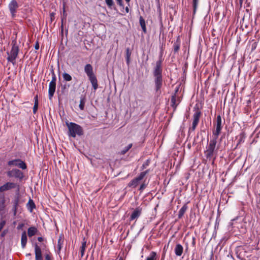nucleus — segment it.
I'll return each instance as SVG.
<instances>
[{
  "mask_svg": "<svg viewBox=\"0 0 260 260\" xmlns=\"http://www.w3.org/2000/svg\"><path fill=\"white\" fill-rule=\"evenodd\" d=\"M153 74L154 77L155 90L156 93L159 94L160 93V89L162 85V69L160 61L156 62Z\"/></svg>",
  "mask_w": 260,
  "mask_h": 260,
  "instance_id": "1",
  "label": "nucleus"
},
{
  "mask_svg": "<svg viewBox=\"0 0 260 260\" xmlns=\"http://www.w3.org/2000/svg\"><path fill=\"white\" fill-rule=\"evenodd\" d=\"M66 124L68 128L70 136L75 138L76 135L81 136L83 134L82 128L79 125L73 122H69L68 121L66 122Z\"/></svg>",
  "mask_w": 260,
  "mask_h": 260,
  "instance_id": "2",
  "label": "nucleus"
},
{
  "mask_svg": "<svg viewBox=\"0 0 260 260\" xmlns=\"http://www.w3.org/2000/svg\"><path fill=\"white\" fill-rule=\"evenodd\" d=\"M84 71L88 76L94 90L98 88V84L96 78L93 71V68L90 64H87L84 67Z\"/></svg>",
  "mask_w": 260,
  "mask_h": 260,
  "instance_id": "3",
  "label": "nucleus"
},
{
  "mask_svg": "<svg viewBox=\"0 0 260 260\" xmlns=\"http://www.w3.org/2000/svg\"><path fill=\"white\" fill-rule=\"evenodd\" d=\"M19 52V48L16 45V42H13V46L10 52H8L7 59L9 61L12 62L13 65L16 63V59L17 57Z\"/></svg>",
  "mask_w": 260,
  "mask_h": 260,
  "instance_id": "4",
  "label": "nucleus"
},
{
  "mask_svg": "<svg viewBox=\"0 0 260 260\" xmlns=\"http://www.w3.org/2000/svg\"><path fill=\"white\" fill-rule=\"evenodd\" d=\"M217 138H218L214 137L213 139L210 140L209 145L207 146V150L205 151L207 157H211L213 155L216 148Z\"/></svg>",
  "mask_w": 260,
  "mask_h": 260,
  "instance_id": "5",
  "label": "nucleus"
},
{
  "mask_svg": "<svg viewBox=\"0 0 260 260\" xmlns=\"http://www.w3.org/2000/svg\"><path fill=\"white\" fill-rule=\"evenodd\" d=\"M148 171H146L141 172L140 175L132 180L128 184L129 187H136L139 184L140 182L143 179L145 176L147 174Z\"/></svg>",
  "mask_w": 260,
  "mask_h": 260,
  "instance_id": "6",
  "label": "nucleus"
},
{
  "mask_svg": "<svg viewBox=\"0 0 260 260\" xmlns=\"http://www.w3.org/2000/svg\"><path fill=\"white\" fill-rule=\"evenodd\" d=\"M222 128L221 126V117L220 115H218L216 118V123L215 124V129L213 131V134L214 137L218 138L220 134Z\"/></svg>",
  "mask_w": 260,
  "mask_h": 260,
  "instance_id": "7",
  "label": "nucleus"
},
{
  "mask_svg": "<svg viewBox=\"0 0 260 260\" xmlns=\"http://www.w3.org/2000/svg\"><path fill=\"white\" fill-rule=\"evenodd\" d=\"M9 166H17L23 170L26 169V165L25 163L20 159H16L10 160L8 162Z\"/></svg>",
  "mask_w": 260,
  "mask_h": 260,
  "instance_id": "8",
  "label": "nucleus"
},
{
  "mask_svg": "<svg viewBox=\"0 0 260 260\" xmlns=\"http://www.w3.org/2000/svg\"><path fill=\"white\" fill-rule=\"evenodd\" d=\"M19 5L17 1L16 0H11L9 4V9L13 17L15 16L17 9Z\"/></svg>",
  "mask_w": 260,
  "mask_h": 260,
  "instance_id": "9",
  "label": "nucleus"
},
{
  "mask_svg": "<svg viewBox=\"0 0 260 260\" xmlns=\"http://www.w3.org/2000/svg\"><path fill=\"white\" fill-rule=\"evenodd\" d=\"M201 116V112L197 111L193 115V121L191 127L190 128V130L192 131H194L197 125L199 123L200 118Z\"/></svg>",
  "mask_w": 260,
  "mask_h": 260,
  "instance_id": "10",
  "label": "nucleus"
},
{
  "mask_svg": "<svg viewBox=\"0 0 260 260\" xmlns=\"http://www.w3.org/2000/svg\"><path fill=\"white\" fill-rule=\"evenodd\" d=\"M15 187L16 185L15 183L12 182H7L0 187V192H4L10 189L14 188Z\"/></svg>",
  "mask_w": 260,
  "mask_h": 260,
  "instance_id": "11",
  "label": "nucleus"
},
{
  "mask_svg": "<svg viewBox=\"0 0 260 260\" xmlns=\"http://www.w3.org/2000/svg\"><path fill=\"white\" fill-rule=\"evenodd\" d=\"M142 212V208L140 207H137L135 209V210L132 213L130 219L131 220H134L136 218H138L141 215Z\"/></svg>",
  "mask_w": 260,
  "mask_h": 260,
  "instance_id": "12",
  "label": "nucleus"
},
{
  "mask_svg": "<svg viewBox=\"0 0 260 260\" xmlns=\"http://www.w3.org/2000/svg\"><path fill=\"white\" fill-rule=\"evenodd\" d=\"M56 89V83L50 82L49 85V98L50 100L52 99Z\"/></svg>",
  "mask_w": 260,
  "mask_h": 260,
  "instance_id": "13",
  "label": "nucleus"
},
{
  "mask_svg": "<svg viewBox=\"0 0 260 260\" xmlns=\"http://www.w3.org/2000/svg\"><path fill=\"white\" fill-rule=\"evenodd\" d=\"M35 255L36 260H42V252L40 247L37 245H35Z\"/></svg>",
  "mask_w": 260,
  "mask_h": 260,
  "instance_id": "14",
  "label": "nucleus"
},
{
  "mask_svg": "<svg viewBox=\"0 0 260 260\" xmlns=\"http://www.w3.org/2000/svg\"><path fill=\"white\" fill-rule=\"evenodd\" d=\"M183 251V246L180 244H177L174 248V252L175 254L177 256H181L182 254Z\"/></svg>",
  "mask_w": 260,
  "mask_h": 260,
  "instance_id": "15",
  "label": "nucleus"
},
{
  "mask_svg": "<svg viewBox=\"0 0 260 260\" xmlns=\"http://www.w3.org/2000/svg\"><path fill=\"white\" fill-rule=\"evenodd\" d=\"M27 239L26 233L24 231L22 233L21 239V246L23 248H24L25 247L26 243H27Z\"/></svg>",
  "mask_w": 260,
  "mask_h": 260,
  "instance_id": "16",
  "label": "nucleus"
},
{
  "mask_svg": "<svg viewBox=\"0 0 260 260\" xmlns=\"http://www.w3.org/2000/svg\"><path fill=\"white\" fill-rule=\"evenodd\" d=\"M38 230L37 228L34 226H31L28 229V235L29 237L34 236L37 232Z\"/></svg>",
  "mask_w": 260,
  "mask_h": 260,
  "instance_id": "17",
  "label": "nucleus"
},
{
  "mask_svg": "<svg viewBox=\"0 0 260 260\" xmlns=\"http://www.w3.org/2000/svg\"><path fill=\"white\" fill-rule=\"evenodd\" d=\"M180 102V100L179 98H177L176 95H173L171 98V103H172V106L175 108L177 106V105L179 104Z\"/></svg>",
  "mask_w": 260,
  "mask_h": 260,
  "instance_id": "18",
  "label": "nucleus"
},
{
  "mask_svg": "<svg viewBox=\"0 0 260 260\" xmlns=\"http://www.w3.org/2000/svg\"><path fill=\"white\" fill-rule=\"evenodd\" d=\"M13 177L16 178H21L23 176V174L21 171L18 169H13Z\"/></svg>",
  "mask_w": 260,
  "mask_h": 260,
  "instance_id": "19",
  "label": "nucleus"
},
{
  "mask_svg": "<svg viewBox=\"0 0 260 260\" xmlns=\"http://www.w3.org/2000/svg\"><path fill=\"white\" fill-rule=\"evenodd\" d=\"M35 104L33 108V113L35 114L38 110V95H36L34 98Z\"/></svg>",
  "mask_w": 260,
  "mask_h": 260,
  "instance_id": "20",
  "label": "nucleus"
},
{
  "mask_svg": "<svg viewBox=\"0 0 260 260\" xmlns=\"http://www.w3.org/2000/svg\"><path fill=\"white\" fill-rule=\"evenodd\" d=\"M140 24L144 32L146 31V27L145 25V21L142 17H140Z\"/></svg>",
  "mask_w": 260,
  "mask_h": 260,
  "instance_id": "21",
  "label": "nucleus"
},
{
  "mask_svg": "<svg viewBox=\"0 0 260 260\" xmlns=\"http://www.w3.org/2000/svg\"><path fill=\"white\" fill-rule=\"evenodd\" d=\"M180 42L178 40H177L173 45V50L174 52L176 53L179 50L180 48Z\"/></svg>",
  "mask_w": 260,
  "mask_h": 260,
  "instance_id": "22",
  "label": "nucleus"
},
{
  "mask_svg": "<svg viewBox=\"0 0 260 260\" xmlns=\"http://www.w3.org/2000/svg\"><path fill=\"white\" fill-rule=\"evenodd\" d=\"M131 55V52L130 51V49L129 48H127L126 50V60L127 64L129 63Z\"/></svg>",
  "mask_w": 260,
  "mask_h": 260,
  "instance_id": "23",
  "label": "nucleus"
},
{
  "mask_svg": "<svg viewBox=\"0 0 260 260\" xmlns=\"http://www.w3.org/2000/svg\"><path fill=\"white\" fill-rule=\"evenodd\" d=\"M132 144H128L123 150H122L121 151L120 153L122 155H124L132 148Z\"/></svg>",
  "mask_w": 260,
  "mask_h": 260,
  "instance_id": "24",
  "label": "nucleus"
},
{
  "mask_svg": "<svg viewBox=\"0 0 260 260\" xmlns=\"http://www.w3.org/2000/svg\"><path fill=\"white\" fill-rule=\"evenodd\" d=\"M187 209V207L186 205H184L179 210V217H181L184 213L185 212Z\"/></svg>",
  "mask_w": 260,
  "mask_h": 260,
  "instance_id": "25",
  "label": "nucleus"
},
{
  "mask_svg": "<svg viewBox=\"0 0 260 260\" xmlns=\"http://www.w3.org/2000/svg\"><path fill=\"white\" fill-rule=\"evenodd\" d=\"M62 77L63 79L66 81H70L72 79L71 76L67 73H63Z\"/></svg>",
  "mask_w": 260,
  "mask_h": 260,
  "instance_id": "26",
  "label": "nucleus"
},
{
  "mask_svg": "<svg viewBox=\"0 0 260 260\" xmlns=\"http://www.w3.org/2000/svg\"><path fill=\"white\" fill-rule=\"evenodd\" d=\"M63 240L61 237L58 240L57 248L58 251H60L62 247Z\"/></svg>",
  "mask_w": 260,
  "mask_h": 260,
  "instance_id": "27",
  "label": "nucleus"
},
{
  "mask_svg": "<svg viewBox=\"0 0 260 260\" xmlns=\"http://www.w3.org/2000/svg\"><path fill=\"white\" fill-rule=\"evenodd\" d=\"M86 249V242H83L82 244V246L81 247V255L82 257L84 254V251Z\"/></svg>",
  "mask_w": 260,
  "mask_h": 260,
  "instance_id": "28",
  "label": "nucleus"
},
{
  "mask_svg": "<svg viewBox=\"0 0 260 260\" xmlns=\"http://www.w3.org/2000/svg\"><path fill=\"white\" fill-rule=\"evenodd\" d=\"M155 256L156 253L154 252H152L146 260H155Z\"/></svg>",
  "mask_w": 260,
  "mask_h": 260,
  "instance_id": "29",
  "label": "nucleus"
},
{
  "mask_svg": "<svg viewBox=\"0 0 260 260\" xmlns=\"http://www.w3.org/2000/svg\"><path fill=\"white\" fill-rule=\"evenodd\" d=\"M105 2L109 8H111L114 4L113 0H105Z\"/></svg>",
  "mask_w": 260,
  "mask_h": 260,
  "instance_id": "30",
  "label": "nucleus"
},
{
  "mask_svg": "<svg viewBox=\"0 0 260 260\" xmlns=\"http://www.w3.org/2000/svg\"><path fill=\"white\" fill-rule=\"evenodd\" d=\"M27 205H29L28 209H30V211H31L35 207V204L32 200H29Z\"/></svg>",
  "mask_w": 260,
  "mask_h": 260,
  "instance_id": "31",
  "label": "nucleus"
},
{
  "mask_svg": "<svg viewBox=\"0 0 260 260\" xmlns=\"http://www.w3.org/2000/svg\"><path fill=\"white\" fill-rule=\"evenodd\" d=\"M85 101L84 99H81L80 100L79 108L81 110H83L84 108Z\"/></svg>",
  "mask_w": 260,
  "mask_h": 260,
  "instance_id": "32",
  "label": "nucleus"
},
{
  "mask_svg": "<svg viewBox=\"0 0 260 260\" xmlns=\"http://www.w3.org/2000/svg\"><path fill=\"white\" fill-rule=\"evenodd\" d=\"M199 0H193V7L194 9V13L195 12L198 4Z\"/></svg>",
  "mask_w": 260,
  "mask_h": 260,
  "instance_id": "33",
  "label": "nucleus"
},
{
  "mask_svg": "<svg viewBox=\"0 0 260 260\" xmlns=\"http://www.w3.org/2000/svg\"><path fill=\"white\" fill-rule=\"evenodd\" d=\"M147 183H146L145 181L141 185L139 190L142 191L147 186Z\"/></svg>",
  "mask_w": 260,
  "mask_h": 260,
  "instance_id": "34",
  "label": "nucleus"
},
{
  "mask_svg": "<svg viewBox=\"0 0 260 260\" xmlns=\"http://www.w3.org/2000/svg\"><path fill=\"white\" fill-rule=\"evenodd\" d=\"M56 78L55 74H54V72H53L52 73V80L50 82L53 83H56Z\"/></svg>",
  "mask_w": 260,
  "mask_h": 260,
  "instance_id": "35",
  "label": "nucleus"
},
{
  "mask_svg": "<svg viewBox=\"0 0 260 260\" xmlns=\"http://www.w3.org/2000/svg\"><path fill=\"white\" fill-rule=\"evenodd\" d=\"M63 17L61 18V21L62 22H63V20L64 19H66V17L67 16V14L66 13V11H65V9L64 8H63Z\"/></svg>",
  "mask_w": 260,
  "mask_h": 260,
  "instance_id": "36",
  "label": "nucleus"
},
{
  "mask_svg": "<svg viewBox=\"0 0 260 260\" xmlns=\"http://www.w3.org/2000/svg\"><path fill=\"white\" fill-rule=\"evenodd\" d=\"M7 175L10 177H13V170H12L11 171H8L7 172Z\"/></svg>",
  "mask_w": 260,
  "mask_h": 260,
  "instance_id": "37",
  "label": "nucleus"
},
{
  "mask_svg": "<svg viewBox=\"0 0 260 260\" xmlns=\"http://www.w3.org/2000/svg\"><path fill=\"white\" fill-rule=\"evenodd\" d=\"M45 259V260H51V257L49 254H46Z\"/></svg>",
  "mask_w": 260,
  "mask_h": 260,
  "instance_id": "38",
  "label": "nucleus"
},
{
  "mask_svg": "<svg viewBox=\"0 0 260 260\" xmlns=\"http://www.w3.org/2000/svg\"><path fill=\"white\" fill-rule=\"evenodd\" d=\"M35 48L36 50H38L39 49V44L38 43H37L36 44H35Z\"/></svg>",
  "mask_w": 260,
  "mask_h": 260,
  "instance_id": "39",
  "label": "nucleus"
},
{
  "mask_svg": "<svg viewBox=\"0 0 260 260\" xmlns=\"http://www.w3.org/2000/svg\"><path fill=\"white\" fill-rule=\"evenodd\" d=\"M38 240L40 242H42L43 241V238L42 237H38Z\"/></svg>",
  "mask_w": 260,
  "mask_h": 260,
  "instance_id": "40",
  "label": "nucleus"
},
{
  "mask_svg": "<svg viewBox=\"0 0 260 260\" xmlns=\"http://www.w3.org/2000/svg\"><path fill=\"white\" fill-rule=\"evenodd\" d=\"M117 3L120 5H121V2H122V0H116Z\"/></svg>",
  "mask_w": 260,
  "mask_h": 260,
  "instance_id": "41",
  "label": "nucleus"
},
{
  "mask_svg": "<svg viewBox=\"0 0 260 260\" xmlns=\"http://www.w3.org/2000/svg\"><path fill=\"white\" fill-rule=\"evenodd\" d=\"M126 3H129L130 2L131 0H125Z\"/></svg>",
  "mask_w": 260,
  "mask_h": 260,
  "instance_id": "42",
  "label": "nucleus"
},
{
  "mask_svg": "<svg viewBox=\"0 0 260 260\" xmlns=\"http://www.w3.org/2000/svg\"><path fill=\"white\" fill-rule=\"evenodd\" d=\"M126 11H127V12H128V8H126Z\"/></svg>",
  "mask_w": 260,
  "mask_h": 260,
  "instance_id": "43",
  "label": "nucleus"
},
{
  "mask_svg": "<svg viewBox=\"0 0 260 260\" xmlns=\"http://www.w3.org/2000/svg\"><path fill=\"white\" fill-rule=\"evenodd\" d=\"M119 260H124L122 257H120V258L119 259Z\"/></svg>",
  "mask_w": 260,
  "mask_h": 260,
  "instance_id": "44",
  "label": "nucleus"
},
{
  "mask_svg": "<svg viewBox=\"0 0 260 260\" xmlns=\"http://www.w3.org/2000/svg\"><path fill=\"white\" fill-rule=\"evenodd\" d=\"M30 255H31V254H30V253H29V254H27L26 255H27V256H30Z\"/></svg>",
  "mask_w": 260,
  "mask_h": 260,
  "instance_id": "45",
  "label": "nucleus"
},
{
  "mask_svg": "<svg viewBox=\"0 0 260 260\" xmlns=\"http://www.w3.org/2000/svg\"><path fill=\"white\" fill-rule=\"evenodd\" d=\"M145 167H146V165H143V168H145Z\"/></svg>",
  "mask_w": 260,
  "mask_h": 260,
  "instance_id": "46",
  "label": "nucleus"
},
{
  "mask_svg": "<svg viewBox=\"0 0 260 260\" xmlns=\"http://www.w3.org/2000/svg\"><path fill=\"white\" fill-rule=\"evenodd\" d=\"M145 167H146V165H143V168H145Z\"/></svg>",
  "mask_w": 260,
  "mask_h": 260,
  "instance_id": "47",
  "label": "nucleus"
}]
</instances>
